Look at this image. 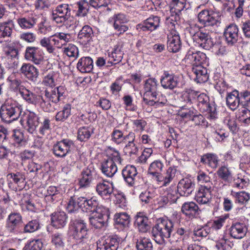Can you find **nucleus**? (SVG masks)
Masks as SVG:
<instances>
[{
	"label": "nucleus",
	"instance_id": "nucleus-35",
	"mask_svg": "<svg viewBox=\"0 0 250 250\" xmlns=\"http://www.w3.org/2000/svg\"><path fill=\"white\" fill-rule=\"evenodd\" d=\"M14 27V24L12 20L0 24V42L4 41V39L11 37Z\"/></svg>",
	"mask_w": 250,
	"mask_h": 250
},
{
	"label": "nucleus",
	"instance_id": "nucleus-59",
	"mask_svg": "<svg viewBox=\"0 0 250 250\" xmlns=\"http://www.w3.org/2000/svg\"><path fill=\"white\" fill-rule=\"evenodd\" d=\"M179 3H170V13H174L179 16L181 12L184 9H187L188 7H187V3H186L187 0H180Z\"/></svg>",
	"mask_w": 250,
	"mask_h": 250
},
{
	"label": "nucleus",
	"instance_id": "nucleus-13",
	"mask_svg": "<svg viewBox=\"0 0 250 250\" xmlns=\"http://www.w3.org/2000/svg\"><path fill=\"white\" fill-rule=\"evenodd\" d=\"M158 83L155 78H149L145 81L144 85L143 101L146 103L151 98H156L158 93Z\"/></svg>",
	"mask_w": 250,
	"mask_h": 250
},
{
	"label": "nucleus",
	"instance_id": "nucleus-42",
	"mask_svg": "<svg viewBox=\"0 0 250 250\" xmlns=\"http://www.w3.org/2000/svg\"><path fill=\"white\" fill-rule=\"evenodd\" d=\"M22 98L28 104L34 105L38 103L40 104L41 95H37L25 87L20 93Z\"/></svg>",
	"mask_w": 250,
	"mask_h": 250
},
{
	"label": "nucleus",
	"instance_id": "nucleus-33",
	"mask_svg": "<svg viewBox=\"0 0 250 250\" xmlns=\"http://www.w3.org/2000/svg\"><path fill=\"white\" fill-rule=\"evenodd\" d=\"M192 71L195 75L194 80L198 83L206 82L208 79V74L206 68L202 65H196L193 66Z\"/></svg>",
	"mask_w": 250,
	"mask_h": 250
},
{
	"label": "nucleus",
	"instance_id": "nucleus-12",
	"mask_svg": "<svg viewBox=\"0 0 250 250\" xmlns=\"http://www.w3.org/2000/svg\"><path fill=\"white\" fill-rule=\"evenodd\" d=\"M101 212L96 213L89 217L90 224L97 229H100L105 226L109 218V211L108 208H102Z\"/></svg>",
	"mask_w": 250,
	"mask_h": 250
},
{
	"label": "nucleus",
	"instance_id": "nucleus-23",
	"mask_svg": "<svg viewBox=\"0 0 250 250\" xmlns=\"http://www.w3.org/2000/svg\"><path fill=\"white\" fill-rule=\"evenodd\" d=\"M212 188L199 187L195 195L196 201L200 204H208L212 199Z\"/></svg>",
	"mask_w": 250,
	"mask_h": 250
},
{
	"label": "nucleus",
	"instance_id": "nucleus-55",
	"mask_svg": "<svg viewBox=\"0 0 250 250\" xmlns=\"http://www.w3.org/2000/svg\"><path fill=\"white\" fill-rule=\"evenodd\" d=\"M197 178L200 187L212 188V183L210 181V178L206 173L200 171L198 173Z\"/></svg>",
	"mask_w": 250,
	"mask_h": 250
},
{
	"label": "nucleus",
	"instance_id": "nucleus-39",
	"mask_svg": "<svg viewBox=\"0 0 250 250\" xmlns=\"http://www.w3.org/2000/svg\"><path fill=\"white\" fill-rule=\"evenodd\" d=\"M52 36L54 45L59 48L70 42L71 38L70 34L63 32H57Z\"/></svg>",
	"mask_w": 250,
	"mask_h": 250
},
{
	"label": "nucleus",
	"instance_id": "nucleus-58",
	"mask_svg": "<svg viewBox=\"0 0 250 250\" xmlns=\"http://www.w3.org/2000/svg\"><path fill=\"white\" fill-rule=\"evenodd\" d=\"M71 114V105L69 104H65L62 110L58 112L55 116L56 121L63 122L66 120Z\"/></svg>",
	"mask_w": 250,
	"mask_h": 250
},
{
	"label": "nucleus",
	"instance_id": "nucleus-53",
	"mask_svg": "<svg viewBox=\"0 0 250 250\" xmlns=\"http://www.w3.org/2000/svg\"><path fill=\"white\" fill-rule=\"evenodd\" d=\"M167 102V100L165 96L160 94L158 92V94L156 95V98H151L145 104L150 106H155L156 107H159L164 105Z\"/></svg>",
	"mask_w": 250,
	"mask_h": 250
},
{
	"label": "nucleus",
	"instance_id": "nucleus-2",
	"mask_svg": "<svg viewBox=\"0 0 250 250\" xmlns=\"http://www.w3.org/2000/svg\"><path fill=\"white\" fill-rule=\"evenodd\" d=\"M87 224L81 219L71 220L69 225L68 235L71 241L76 244L83 243L88 237Z\"/></svg>",
	"mask_w": 250,
	"mask_h": 250
},
{
	"label": "nucleus",
	"instance_id": "nucleus-61",
	"mask_svg": "<svg viewBox=\"0 0 250 250\" xmlns=\"http://www.w3.org/2000/svg\"><path fill=\"white\" fill-rule=\"evenodd\" d=\"M40 223L38 219L28 222L24 227V232H33L40 229Z\"/></svg>",
	"mask_w": 250,
	"mask_h": 250
},
{
	"label": "nucleus",
	"instance_id": "nucleus-25",
	"mask_svg": "<svg viewBox=\"0 0 250 250\" xmlns=\"http://www.w3.org/2000/svg\"><path fill=\"white\" fill-rule=\"evenodd\" d=\"M20 71L28 80L33 82L37 81L39 74L38 69L30 63H23Z\"/></svg>",
	"mask_w": 250,
	"mask_h": 250
},
{
	"label": "nucleus",
	"instance_id": "nucleus-4",
	"mask_svg": "<svg viewBox=\"0 0 250 250\" xmlns=\"http://www.w3.org/2000/svg\"><path fill=\"white\" fill-rule=\"evenodd\" d=\"M22 107L16 102H7L2 105L0 115L2 121L10 123L17 120L21 115Z\"/></svg>",
	"mask_w": 250,
	"mask_h": 250
},
{
	"label": "nucleus",
	"instance_id": "nucleus-48",
	"mask_svg": "<svg viewBox=\"0 0 250 250\" xmlns=\"http://www.w3.org/2000/svg\"><path fill=\"white\" fill-rule=\"evenodd\" d=\"M163 167L164 164L161 161H154L150 165L147 171L148 173L156 180L161 174Z\"/></svg>",
	"mask_w": 250,
	"mask_h": 250
},
{
	"label": "nucleus",
	"instance_id": "nucleus-38",
	"mask_svg": "<svg viewBox=\"0 0 250 250\" xmlns=\"http://www.w3.org/2000/svg\"><path fill=\"white\" fill-rule=\"evenodd\" d=\"M226 99L227 105L231 110L234 111L239 106L240 97L238 90H235L231 92L228 93Z\"/></svg>",
	"mask_w": 250,
	"mask_h": 250
},
{
	"label": "nucleus",
	"instance_id": "nucleus-9",
	"mask_svg": "<svg viewBox=\"0 0 250 250\" xmlns=\"http://www.w3.org/2000/svg\"><path fill=\"white\" fill-rule=\"evenodd\" d=\"M99 176L95 169L93 167H87L83 169L79 179L78 185L80 188H89L91 184Z\"/></svg>",
	"mask_w": 250,
	"mask_h": 250
},
{
	"label": "nucleus",
	"instance_id": "nucleus-11",
	"mask_svg": "<svg viewBox=\"0 0 250 250\" xmlns=\"http://www.w3.org/2000/svg\"><path fill=\"white\" fill-rule=\"evenodd\" d=\"M73 146L74 143L72 140L63 139L53 145L52 151L56 157L64 158L70 152Z\"/></svg>",
	"mask_w": 250,
	"mask_h": 250
},
{
	"label": "nucleus",
	"instance_id": "nucleus-26",
	"mask_svg": "<svg viewBox=\"0 0 250 250\" xmlns=\"http://www.w3.org/2000/svg\"><path fill=\"white\" fill-rule=\"evenodd\" d=\"M83 205L82 210L86 212L97 213L101 212L102 208H106L105 207L99 205L98 201L93 198L87 199L86 197H83Z\"/></svg>",
	"mask_w": 250,
	"mask_h": 250
},
{
	"label": "nucleus",
	"instance_id": "nucleus-27",
	"mask_svg": "<svg viewBox=\"0 0 250 250\" xmlns=\"http://www.w3.org/2000/svg\"><path fill=\"white\" fill-rule=\"evenodd\" d=\"M134 226L141 232H146L150 229L147 217L144 213L139 212L134 217Z\"/></svg>",
	"mask_w": 250,
	"mask_h": 250
},
{
	"label": "nucleus",
	"instance_id": "nucleus-50",
	"mask_svg": "<svg viewBox=\"0 0 250 250\" xmlns=\"http://www.w3.org/2000/svg\"><path fill=\"white\" fill-rule=\"evenodd\" d=\"M18 49L14 47H8L5 50V59L10 64H15L18 59Z\"/></svg>",
	"mask_w": 250,
	"mask_h": 250
},
{
	"label": "nucleus",
	"instance_id": "nucleus-46",
	"mask_svg": "<svg viewBox=\"0 0 250 250\" xmlns=\"http://www.w3.org/2000/svg\"><path fill=\"white\" fill-rule=\"evenodd\" d=\"M17 22L21 29L27 30L34 27L37 19L34 17H21L17 20Z\"/></svg>",
	"mask_w": 250,
	"mask_h": 250
},
{
	"label": "nucleus",
	"instance_id": "nucleus-52",
	"mask_svg": "<svg viewBox=\"0 0 250 250\" xmlns=\"http://www.w3.org/2000/svg\"><path fill=\"white\" fill-rule=\"evenodd\" d=\"M13 140V144L17 147H20L24 146L26 141L23 133L20 130H14L12 134Z\"/></svg>",
	"mask_w": 250,
	"mask_h": 250
},
{
	"label": "nucleus",
	"instance_id": "nucleus-51",
	"mask_svg": "<svg viewBox=\"0 0 250 250\" xmlns=\"http://www.w3.org/2000/svg\"><path fill=\"white\" fill-rule=\"evenodd\" d=\"M77 10L76 15L79 17L85 16L89 10V2L87 1L86 0H81L76 3Z\"/></svg>",
	"mask_w": 250,
	"mask_h": 250
},
{
	"label": "nucleus",
	"instance_id": "nucleus-57",
	"mask_svg": "<svg viewBox=\"0 0 250 250\" xmlns=\"http://www.w3.org/2000/svg\"><path fill=\"white\" fill-rule=\"evenodd\" d=\"M53 39L52 36L44 37L40 40V43L42 47L46 49L48 53L54 54L55 48L52 44Z\"/></svg>",
	"mask_w": 250,
	"mask_h": 250
},
{
	"label": "nucleus",
	"instance_id": "nucleus-45",
	"mask_svg": "<svg viewBox=\"0 0 250 250\" xmlns=\"http://www.w3.org/2000/svg\"><path fill=\"white\" fill-rule=\"evenodd\" d=\"M135 134L134 133L125 144V146L124 148V152L129 156L137 155L139 152V148L135 144Z\"/></svg>",
	"mask_w": 250,
	"mask_h": 250
},
{
	"label": "nucleus",
	"instance_id": "nucleus-36",
	"mask_svg": "<svg viewBox=\"0 0 250 250\" xmlns=\"http://www.w3.org/2000/svg\"><path fill=\"white\" fill-rule=\"evenodd\" d=\"M176 172L177 169L175 167H169L167 170L166 172L164 174V176H162V174H161L156 180L161 183L163 186L166 187L174 179Z\"/></svg>",
	"mask_w": 250,
	"mask_h": 250
},
{
	"label": "nucleus",
	"instance_id": "nucleus-30",
	"mask_svg": "<svg viewBox=\"0 0 250 250\" xmlns=\"http://www.w3.org/2000/svg\"><path fill=\"white\" fill-rule=\"evenodd\" d=\"M218 177L227 184H231L233 180V172L232 168L228 167V165L223 163L218 169L216 172Z\"/></svg>",
	"mask_w": 250,
	"mask_h": 250
},
{
	"label": "nucleus",
	"instance_id": "nucleus-6",
	"mask_svg": "<svg viewBox=\"0 0 250 250\" xmlns=\"http://www.w3.org/2000/svg\"><path fill=\"white\" fill-rule=\"evenodd\" d=\"M196 100L198 109L207 118L215 119L217 118L216 107L214 104L209 103V97L206 94H198Z\"/></svg>",
	"mask_w": 250,
	"mask_h": 250
},
{
	"label": "nucleus",
	"instance_id": "nucleus-16",
	"mask_svg": "<svg viewBox=\"0 0 250 250\" xmlns=\"http://www.w3.org/2000/svg\"><path fill=\"white\" fill-rule=\"evenodd\" d=\"M96 190L99 195L104 199L111 197L114 192V187L112 184H109L104 180H101L96 185Z\"/></svg>",
	"mask_w": 250,
	"mask_h": 250
},
{
	"label": "nucleus",
	"instance_id": "nucleus-17",
	"mask_svg": "<svg viewBox=\"0 0 250 250\" xmlns=\"http://www.w3.org/2000/svg\"><path fill=\"white\" fill-rule=\"evenodd\" d=\"M161 19L157 16L151 15L137 25V29H141L143 31H153L156 30L160 25Z\"/></svg>",
	"mask_w": 250,
	"mask_h": 250
},
{
	"label": "nucleus",
	"instance_id": "nucleus-24",
	"mask_svg": "<svg viewBox=\"0 0 250 250\" xmlns=\"http://www.w3.org/2000/svg\"><path fill=\"white\" fill-rule=\"evenodd\" d=\"M161 83L164 88L172 90L177 86L178 77L173 74L165 71L161 79Z\"/></svg>",
	"mask_w": 250,
	"mask_h": 250
},
{
	"label": "nucleus",
	"instance_id": "nucleus-10",
	"mask_svg": "<svg viewBox=\"0 0 250 250\" xmlns=\"http://www.w3.org/2000/svg\"><path fill=\"white\" fill-rule=\"evenodd\" d=\"M22 226V216L19 213L13 212L8 215L5 223V229L8 232L16 233Z\"/></svg>",
	"mask_w": 250,
	"mask_h": 250
},
{
	"label": "nucleus",
	"instance_id": "nucleus-60",
	"mask_svg": "<svg viewBox=\"0 0 250 250\" xmlns=\"http://www.w3.org/2000/svg\"><path fill=\"white\" fill-rule=\"evenodd\" d=\"M10 82V88L14 92L19 91L20 93L22 91L25 87L22 84L21 80L17 78L11 77L9 79Z\"/></svg>",
	"mask_w": 250,
	"mask_h": 250
},
{
	"label": "nucleus",
	"instance_id": "nucleus-49",
	"mask_svg": "<svg viewBox=\"0 0 250 250\" xmlns=\"http://www.w3.org/2000/svg\"><path fill=\"white\" fill-rule=\"evenodd\" d=\"M124 52L122 50V47L119 45H116L114 46L113 51L109 54V57L112 60L111 61L107 62L108 63L117 64L121 62Z\"/></svg>",
	"mask_w": 250,
	"mask_h": 250
},
{
	"label": "nucleus",
	"instance_id": "nucleus-28",
	"mask_svg": "<svg viewBox=\"0 0 250 250\" xmlns=\"http://www.w3.org/2000/svg\"><path fill=\"white\" fill-rule=\"evenodd\" d=\"M182 212L189 218H193L199 214L201 210L198 206L193 202H185L181 208Z\"/></svg>",
	"mask_w": 250,
	"mask_h": 250
},
{
	"label": "nucleus",
	"instance_id": "nucleus-7",
	"mask_svg": "<svg viewBox=\"0 0 250 250\" xmlns=\"http://www.w3.org/2000/svg\"><path fill=\"white\" fill-rule=\"evenodd\" d=\"M71 15V6L67 3H62L52 10L51 19L58 24L64 23L70 19Z\"/></svg>",
	"mask_w": 250,
	"mask_h": 250
},
{
	"label": "nucleus",
	"instance_id": "nucleus-54",
	"mask_svg": "<svg viewBox=\"0 0 250 250\" xmlns=\"http://www.w3.org/2000/svg\"><path fill=\"white\" fill-rule=\"evenodd\" d=\"M231 195L235 198L236 203L241 205L247 203L250 199V194L245 191L231 192Z\"/></svg>",
	"mask_w": 250,
	"mask_h": 250
},
{
	"label": "nucleus",
	"instance_id": "nucleus-19",
	"mask_svg": "<svg viewBox=\"0 0 250 250\" xmlns=\"http://www.w3.org/2000/svg\"><path fill=\"white\" fill-rule=\"evenodd\" d=\"M195 184L191 179L184 178L180 180L177 185V191L181 196L188 197L194 189Z\"/></svg>",
	"mask_w": 250,
	"mask_h": 250
},
{
	"label": "nucleus",
	"instance_id": "nucleus-1",
	"mask_svg": "<svg viewBox=\"0 0 250 250\" xmlns=\"http://www.w3.org/2000/svg\"><path fill=\"white\" fill-rule=\"evenodd\" d=\"M174 229V223L170 220H163L154 226L152 234L155 241L158 244L165 243V239L169 238L171 244H184L189 238L190 231L188 227L179 226L171 234Z\"/></svg>",
	"mask_w": 250,
	"mask_h": 250
},
{
	"label": "nucleus",
	"instance_id": "nucleus-32",
	"mask_svg": "<svg viewBox=\"0 0 250 250\" xmlns=\"http://www.w3.org/2000/svg\"><path fill=\"white\" fill-rule=\"evenodd\" d=\"M134 133L131 131L124 135L122 130L114 128L111 134V140L117 145L125 144L129 139H131V137Z\"/></svg>",
	"mask_w": 250,
	"mask_h": 250
},
{
	"label": "nucleus",
	"instance_id": "nucleus-43",
	"mask_svg": "<svg viewBox=\"0 0 250 250\" xmlns=\"http://www.w3.org/2000/svg\"><path fill=\"white\" fill-rule=\"evenodd\" d=\"M83 197H71L67 204L66 209L68 212L72 213L79 208L82 209L83 202Z\"/></svg>",
	"mask_w": 250,
	"mask_h": 250
},
{
	"label": "nucleus",
	"instance_id": "nucleus-8",
	"mask_svg": "<svg viewBox=\"0 0 250 250\" xmlns=\"http://www.w3.org/2000/svg\"><path fill=\"white\" fill-rule=\"evenodd\" d=\"M199 22L204 26H218L220 23V17L219 14L213 11L205 9L198 15Z\"/></svg>",
	"mask_w": 250,
	"mask_h": 250
},
{
	"label": "nucleus",
	"instance_id": "nucleus-34",
	"mask_svg": "<svg viewBox=\"0 0 250 250\" xmlns=\"http://www.w3.org/2000/svg\"><path fill=\"white\" fill-rule=\"evenodd\" d=\"M114 220L117 228L122 229H128L130 224V217L125 212L117 213Z\"/></svg>",
	"mask_w": 250,
	"mask_h": 250
},
{
	"label": "nucleus",
	"instance_id": "nucleus-3",
	"mask_svg": "<svg viewBox=\"0 0 250 250\" xmlns=\"http://www.w3.org/2000/svg\"><path fill=\"white\" fill-rule=\"evenodd\" d=\"M65 88L63 86H59L54 89L49 91L47 89L43 92L44 96H42L40 106L46 112H50L52 110L51 104L50 102L58 103L65 96Z\"/></svg>",
	"mask_w": 250,
	"mask_h": 250
},
{
	"label": "nucleus",
	"instance_id": "nucleus-62",
	"mask_svg": "<svg viewBox=\"0 0 250 250\" xmlns=\"http://www.w3.org/2000/svg\"><path fill=\"white\" fill-rule=\"evenodd\" d=\"M13 181L20 187H23L24 185L25 177L23 173L17 172L16 173H11L8 175Z\"/></svg>",
	"mask_w": 250,
	"mask_h": 250
},
{
	"label": "nucleus",
	"instance_id": "nucleus-37",
	"mask_svg": "<svg viewBox=\"0 0 250 250\" xmlns=\"http://www.w3.org/2000/svg\"><path fill=\"white\" fill-rule=\"evenodd\" d=\"M247 228L244 224L237 223L233 224L230 228V235L236 239H241L246 234Z\"/></svg>",
	"mask_w": 250,
	"mask_h": 250
},
{
	"label": "nucleus",
	"instance_id": "nucleus-44",
	"mask_svg": "<svg viewBox=\"0 0 250 250\" xmlns=\"http://www.w3.org/2000/svg\"><path fill=\"white\" fill-rule=\"evenodd\" d=\"M198 92L190 88H187L183 90L180 96L181 102L191 105L196 100Z\"/></svg>",
	"mask_w": 250,
	"mask_h": 250
},
{
	"label": "nucleus",
	"instance_id": "nucleus-40",
	"mask_svg": "<svg viewBox=\"0 0 250 250\" xmlns=\"http://www.w3.org/2000/svg\"><path fill=\"white\" fill-rule=\"evenodd\" d=\"M77 67L82 73H90L93 68V60L89 57H82L79 60Z\"/></svg>",
	"mask_w": 250,
	"mask_h": 250
},
{
	"label": "nucleus",
	"instance_id": "nucleus-21",
	"mask_svg": "<svg viewBox=\"0 0 250 250\" xmlns=\"http://www.w3.org/2000/svg\"><path fill=\"white\" fill-rule=\"evenodd\" d=\"M119 241L117 236L102 239L97 242V250H117Z\"/></svg>",
	"mask_w": 250,
	"mask_h": 250
},
{
	"label": "nucleus",
	"instance_id": "nucleus-29",
	"mask_svg": "<svg viewBox=\"0 0 250 250\" xmlns=\"http://www.w3.org/2000/svg\"><path fill=\"white\" fill-rule=\"evenodd\" d=\"M100 169L105 176L109 178H112L118 170L116 164L111 160L107 159H104L101 163Z\"/></svg>",
	"mask_w": 250,
	"mask_h": 250
},
{
	"label": "nucleus",
	"instance_id": "nucleus-47",
	"mask_svg": "<svg viewBox=\"0 0 250 250\" xmlns=\"http://www.w3.org/2000/svg\"><path fill=\"white\" fill-rule=\"evenodd\" d=\"M93 36V30L90 26L87 25H84L78 35V39L84 43L90 42Z\"/></svg>",
	"mask_w": 250,
	"mask_h": 250
},
{
	"label": "nucleus",
	"instance_id": "nucleus-41",
	"mask_svg": "<svg viewBox=\"0 0 250 250\" xmlns=\"http://www.w3.org/2000/svg\"><path fill=\"white\" fill-rule=\"evenodd\" d=\"M201 162L213 169H216L219 166V159L216 154L208 153L201 157Z\"/></svg>",
	"mask_w": 250,
	"mask_h": 250
},
{
	"label": "nucleus",
	"instance_id": "nucleus-14",
	"mask_svg": "<svg viewBox=\"0 0 250 250\" xmlns=\"http://www.w3.org/2000/svg\"><path fill=\"white\" fill-rule=\"evenodd\" d=\"M239 28L235 24H230L225 29L224 36L228 45L233 46L236 44L240 38Z\"/></svg>",
	"mask_w": 250,
	"mask_h": 250
},
{
	"label": "nucleus",
	"instance_id": "nucleus-56",
	"mask_svg": "<svg viewBox=\"0 0 250 250\" xmlns=\"http://www.w3.org/2000/svg\"><path fill=\"white\" fill-rule=\"evenodd\" d=\"M137 250H153V245L151 240L148 238H141L136 242Z\"/></svg>",
	"mask_w": 250,
	"mask_h": 250
},
{
	"label": "nucleus",
	"instance_id": "nucleus-64",
	"mask_svg": "<svg viewBox=\"0 0 250 250\" xmlns=\"http://www.w3.org/2000/svg\"><path fill=\"white\" fill-rule=\"evenodd\" d=\"M179 195L177 188L176 189L174 186L169 187L166 195L167 202L170 203H175L179 198Z\"/></svg>",
	"mask_w": 250,
	"mask_h": 250
},
{
	"label": "nucleus",
	"instance_id": "nucleus-22",
	"mask_svg": "<svg viewBox=\"0 0 250 250\" xmlns=\"http://www.w3.org/2000/svg\"><path fill=\"white\" fill-rule=\"evenodd\" d=\"M24 120L26 122V130L31 133H34L40 124V117L34 112L28 111L24 114Z\"/></svg>",
	"mask_w": 250,
	"mask_h": 250
},
{
	"label": "nucleus",
	"instance_id": "nucleus-18",
	"mask_svg": "<svg viewBox=\"0 0 250 250\" xmlns=\"http://www.w3.org/2000/svg\"><path fill=\"white\" fill-rule=\"evenodd\" d=\"M167 47L169 51L178 52L181 48V42L179 34L175 30H172L167 35Z\"/></svg>",
	"mask_w": 250,
	"mask_h": 250
},
{
	"label": "nucleus",
	"instance_id": "nucleus-63",
	"mask_svg": "<svg viewBox=\"0 0 250 250\" xmlns=\"http://www.w3.org/2000/svg\"><path fill=\"white\" fill-rule=\"evenodd\" d=\"M124 83L122 77H120L116 79L110 86L112 93L114 95L118 94L122 90Z\"/></svg>",
	"mask_w": 250,
	"mask_h": 250
},
{
	"label": "nucleus",
	"instance_id": "nucleus-20",
	"mask_svg": "<svg viewBox=\"0 0 250 250\" xmlns=\"http://www.w3.org/2000/svg\"><path fill=\"white\" fill-rule=\"evenodd\" d=\"M25 58L36 64H40L43 60L42 51L38 47L28 46L24 54Z\"/></svg>",
	"mask_w": 250,
	"mask_h": 250
},
{
	"label": "nucleus",
	"instance_id": "nucleus-31",
	"mask_svg": "<svg viewBox=\"0 0 250 250\" xmlns=\"http://www.w3.org/2000/svg\"><path fill=\"white\" fill-rule=\"evenodd\" d=\"M51 224L56 229L63 228L67 224V216L63 211L54 212L51 215Z\"/></svg>",
	"mask_w": 250,
	"mask_h": 250
},
{
	"label": "nucleus",
	"instance_id": "nucleus-15",
	"mask_svg": "<svg viewBox=\"0 0 250 250\" xmlns=\"http://www.w3.org/2000/svg\"><path fill=\"white\" fill-rule=\"evenodd\" d=\"M122 176L125 182L130 186H135L138 184L139 178L136 167L132 165H127L122 171Z\"/></svg>",
	"mask_w": 250,
	"mask_h": 250
},
{
	"label": "nucleus",
	"instance_id": "nucleus-5",
	"mask_svg": "<svg viewBox=\"0 0 250 250\" xmlns=\"http://www.w3.org/2000/svg\"><path fill=\"white\" fill-rule=\"evenodd\" d=\"M189 31L194 42L199 46L206 50H209L213 46V42L210 36L208 33L200 31L199 26L196 24L191 25Z\"/></svg>",
	"mask_w": 250,
	"mask_h": 250
}]
</instances>
